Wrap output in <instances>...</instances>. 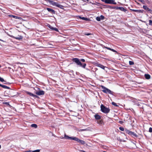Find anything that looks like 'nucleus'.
<instances>
[{
  "instance_id": "f257e3e1",
  "label": "nucleus",
  "mask_w": 152,
  "mask_h": 152,
  "mask_svg": "<svg viewBox=\"0 0 152 152\" xmlns=\"http://www.w3.org/2000/svg\"><path fill=\"white\" fill-rule=\"evenodd\" d=\"M72 61L73 62H75L77 65L82 67L84 68H85L86 65V63H83L82 64L80 62V60H79L78 58H73L72 59Z\"/></svg>"
},
{
  "instance_id": "f03ea898",
  "label": "nucleus",
  "mask_w": 152,
  "mask_h": 152,
  "mask_svg": "<svg viewBox=\"0 0 152 152\" xmlns=\"http://www.w3.org/2000/svg\"><path fill=\"white\" fill-rule=\"evenodd\" d=\"M48 2L51 5L56 6L57 7L60 8L61 9H63V6L61 5L58 4V3L55 2L53 1L50 0H48Z\"/></svg>"
},
{
  "instance_id": "7ed1b4c3",
  "label": "nucleus",
  "mask_w": 152,
  "mask_h": 152,
  "mask_svg": "<svg viewBox=\"0 0 152 152\" xmlns=\"http://www.w3.org/2000/svg\"><path fill=\"white\" fill-rule=\"evenodd\" d=\"M101 111L104 113H107L110 112V109L109 108L106 107L103 104L101 106Z\"/></svg>"
},
{
  "instance_id": "20e7f679",
  "label": "nucleus",
  "mask_w": 152,
  "mask_h": 152,
  "mask_svg": "<svg viewBox=\"0 0 152 152\" xmlns=\"http://www.w3.org/2000/svg\"><path fill=\"white\" fill-rule=\"evenodd\" d=\"M102 88L103 89V90H102V91L106 93H108L109 94H113V92L112 91H111L109 89H108L105 88L104 86H101Z\"/></svg>"
},
{
  "instance_id": "39448f33",
  "label": "nucleus",
  "mask_w": 152,
  "mask_h": 152,
  "mask_svg": "<svg viewBox=\"0 0 152 152\" xmlns=\"http://www.w3.org/2000/svg\"><path fill=\"white\" fill-rule=\"evenodd\" d=\"M74 140L76 141L77 142L80 143L82 145H84L86 143L84 141L80 140L76 137H75V139H74Z\"/></svg>"
},
{
  "instance_id": "423d86ee",
  "label": "nucleus",
  "mask_w": 152,
  "mask_h": 152,
  "mask_svg": "<svg viewBox=\"0 0 152 152\" xmlns=\"http://www.w3.org/2000/svg\"><path fill=\"white\" fill-rule=\"evenodd\" d=\"M106 3L112 4H116V3L115 2V1L113 0H107Z\"/></svg>"
},
{
  "instance_id": "0eeeda50",
  "label": "nucleus",
  "mask_w": 152,
  "mask_h": 152,
  "mask_svg": "<svg viewBox=\"0 0 152 152\" xmlns=\"http://www.w3.org/2000/svg\"><path fill=\"white\" fill-rule=\"evenodd\" d=\"M12 37L18 40H21L23 38V37L20 35H18L17 36H12Z\"/></svg>"
},
{
  "instance_id": "6e6552de",
  "label": "nucleus",
  "mask_w": 152,
  "mask_h": 152,
  "mask_svg": "<svg viewBox=\"0 0 152 152\" xmlns=\"http://www.w3.org/2000/svg\"><path fill=\"white\" fill-rule=\"evenodd\" d=\"M44 91H41L37 92H36V94L37 95H44Z\"/></svg>"
},
{
  "instance_id": "1a4fd4ad",
  "label": "nucleus",
  "mask_w": 152,
  "mask_h": 152,
  "mask_svg": "<svg viewBox=\"0 0 152 152\" xmlns=\"http://www.w3.org/2000/svg\"><path fill=\"white\" fill-rule=\"evenodd\" d=\"M64 138L65 139H70V140H74V139H75V137H69L67 135H65L64 136Z\"/></svg>"
},
{
  "instance_id": "9d476101",
  "label": "nucleus",
  "mask_w": 152,
  "mask_h": 152,
  "mask_svg": "<svg viewBox=\"0 0 152 152\" xmlns=\"http://www.w3.org/2000/svg\"><path fill=\"white\" fill-rule=\"evenodd\" d=\"M48 27H49V28H50L52 30H54L57 32L58 31V29L56 28L53 27L52 26L50 25H49Z\"/></svg>"
},
{
  "instance_id": "9b49d317",
  "label": "nucleus",
  "mask_w": 152,
  "mask_h": 152,
  "mask_svg": "<svg viewBox=\"0 0 152 152\" xmlns=\"http://www.w3.org/2000/svg\"><path fill=\"white\" fill-rule=\"evenodd\" d=\"M143 7L144 10L148 11L150 12L152 11V10L151 9L148 7H147L146 6H143Z\"/></svg>"
},
{
  "instance_id": "f8f14e48",
  "label": "nucleus",
  "mask_w": 152,
  "mask_h": 152,
  "mask_svg": "<svg viewBox=\"0 0 152 152\" xmlns=\"http://www.w3.org/2000/svg\"><path fill=\"white\" fill-rule=\"evenodd\" d=\"M116 9H119V10H121L124 11V12H125L126 11V9H125V8H124L123 7H117L116 8Z\"/></svg>"
},
{
  "instance_id": "ddd939ff",
  "label": "nucleus",
  "mask_w": 152,
  "mask_h": 152,
  "mask_svg": "<svg viewBox=\"0 0 152 152\" xmlns=\"http://www.w3.org/2000/svg\"><path fill=\"white\" fill-rule=\"evenodd\" d=\"M46 9L49 12H51V13H53V14H55V11L53 9L49 8H46Z\"/></svg>"
},
{
  "instance_id": "4468645a",
  "label": "nucleus",
  "mask_w": 152,
  "mask_h": 152,
  "mask_svg": "<svg viewBox=\"0 0 152 152\" xmlns=\"http://www.w3.org/2000/svg\"><path fill=\"white\" fill-rule=\"evenodd\" d=\"M96 66L104 69V68L105 67L103 65L99 64H96Z\"/></svg>"
},
{
  "instance_id": "2eb2a0df",
  "label": "nucleus",
  "mask_w": 152,
  "mask_h": 152,
  "mask_svg": "<svg viewBox=\"0 0 152 152\" xmlns=\"http://www.w3.org/2000/svg\"><path fill=\"white\" fill-rule=\"evenodd\" d=\"M30 96H32L34 98H37V96L36 95H35L29 92H27V93Z\"/></svg>"
},
{
  "instance_id": "dca6fc26",
  "label": "nucleus",
  "mask_w": 152,
  "mask_h": 152,
  "mask_svg": "<svg viewBox=\"0 0 152 152\" xmlns=\"http://www.w3.org/2000/svg\"><path fill=\"white\" fill-rule=\"evenodd\" d=\"M145 77L147 79H150L151 77L150 75L147 74H145Z\"/></svg>"
},
{
  "instance_id": "f3484780",
  "label": "nucleus",
  "mask_w": 152,
  "mask_h": 152,
  "mask_svg": "<svg viewBox=\"0 0 152 152\" xmlns=\"http://www.w3.org/2000/svg\"><path fill=\"white\" fill-rule=\"evenodd\" d=\"M0 86L4 88L10 89V88L6 86L2 85L0 84Z\"/></svg>"
},
{
  "instance_id": "a211bd4d",
  "label": "nucleus",
  "mask_w": 152,
  "mask_h": 152,
  "mask_svg": "<svg viewBox=\"0 0 152 152\" xmlns=\"http://www.w3.org/2000/svg\"><path fill=\"white\" fill-rule=\"evenodd\" d=\"M94 117L95 119L97 120H99L101 118L100 116L98 115H95Z\"/></svg>"
},
{
  "instance_id": "6ab92c4d",
  "label": "nucleus",
  "mask_w": 152,
  "mask_h": 152,
  "mask_svg": "<svg viewBox=\"0 0 152 152\" xmlns=\"http://www.w3.org/2000/svg\"><path fill=\"white\" fill-rule=\"evenodd\" d=\"M134 12H138V13H142L143 12L142 11L140 10H133Z\"/></svg>"
},
{
  "instance_id": "aec40b11",
  "label": "nucleus",
  "mask_w": 152,
  "mask_h": 152,
  "mask_svg": "<svg viewBox=\"0 0 152 152\" xmlns=\"http://www.w3.org/2000/svg\"><path fill=\"white\" fill-rule=\"evenodd\" d=\"M126 133L128 134H129L131 135V134H132V132H131L129 130H126Z\"/></svg>"
},
{
  "instance_id": "412c9836",
  "label": "nucleus",
  "mask_w": 152,
  "mask_h": 152,
  "mask_svg": "<svg viewBox=\"0 0 152 152\" xmlns=\"http://www.w3.org/2000/svg\"><path fill=\"white\" fill-rule=\"evenodd\" d=\"M31 127H34L35 128H36L37 127V125L35 124H32L31 125Z\"/></svg>"
},
{
  "instance_id": "4be33fe9",
  "label": "nucleus",
  "mask_w": 152,
  "mask_h": 152,
  "mask_svg": "<svg viewBox=\"0 0 152 152\" xmlns=\"http://www.w3.org/2000/svg\"><path fill=\"white\" fill-rule=\"evenodd\" d=\"M131 135H132L133 136L137 137V135L134 132H132V134H131Z\"/></svg>"
},
{
  "instance_id": "5701e85b",
  "label": "nucleus",
  "mask_w": 152,
  "mask_h": 152,
  "mask_svg": "<svg viewBox=\"0 0 152 152\" xmlns=\"http://www.w3.org/2000/svg\"><path fill=\"white\" fill-rule=\"evenodd\" d=\"M9 16L11 17H13L16 19H17L18 18V17L17 16H15L14 15H9Z\"/></svg>"
},
{
  "instance_id": "b1692460",
  "label": "nucleus",
  "mask_w": 152,
  "mask_h": 152,
  "mask_svg": "<svg viewBox=\"0 0 152 152\" xmlns=\"http://www.w3.org/2000/svg\"><path fill=\"white\" fill-rule=\"evenodd\" d=\"M80 18H81V19H82V20H87L88 19L87 18H85V17H80Z\"/></svg>"
},
{
  "instance_id": "393cba45",
  "label": "nucleus",
  "mask_w": 152,
  "mask_h": 152,
  "mask_svg": "<svg viewBox=\"0 0 152 152\" xmlns=\"http://www.w3.org/2000/svg\"><path fill=\"white\" fill-rule=\"evenodd\" d=\"M112 104L113 105H114L116 107L118 106V105L116 104L114 102H112Z\"/></svg>"
},
{
  "instance_id": "a878e982",
  "label": "nucleus",
  "mask_w": 152,
  "mask_h": 152,
  "mask_svg": "<svg viewBox=\"0 0 152 152\" xmlns=\"http://www.w3.org/2000/svg\"><path fill=\"white\" fill-rule=\"evenodd\" d=\"M96 20L98 21H100L101 20V18L100 17H97L96 18Z\"/></svg>"
},
{
  "instance_id": "bb28decb",
  "label": "nucleus",
  "mask_w": 152,
  "mask_h": 152,
  "mask_svg": "<svg viewBox=\"0 0 152 152\" xmlns=\"http://www.w3.org/2000/svg\"><path fill=\"white\" fill-rule=\"evenodd\" d=\"M129 64L130 65H132L134 64V63L132 61H129Z\"/></svg>"
},
{
  "instance_id": "cd10ccee",
  "label": "nucleus",
  "mask_w": 152,
  "mask_h": 152,
  "mask_svg": "<svg viewBox=\"0 0 152 152\" xmlns=\"http://www.w3.org/2000/svg\"><path fill=\"white\" fill-rule=\"evenodd\" d=\"M0 81L2 82H5L4 80L1 77H0Z\"/></svg>"
},
{
  "instance_id": "c85d7f7f",
  "label": "nucleus",
  "mask_w": 152,
  "mask_h": 152,
  "mask_svg": "<svg viewBox=\"0 0 152 152\" xmlns=\"http://www.w3.org/2000/svg\"><path fill=\"white\" fill-rule=\"evenodd\" d=\"M102 121L101 120H99L97 121V123L99 124H102Z\"/></svg>"
},
{
  "instance_id": "c756f323",
  "label": "nucleus",
  "mask_w": 152,
  "mask_h": 152,
  "mask_svg": "<svg viewBox=\"0 0 152 152\" xmlns=\"http://www.w3.org/2000/svg\"><path fill=\"white\" fill-rule=\"evenodd\" d=\"M40 150L39 149H38L37 150H35L34 151H32V152H39Z\"/></svg>"
},
{
  "instance_id": "7c9ffc66",
  "label": "nucleus",
  "mask_w": 152,
  "mask_h": 152,
  "mask_svg": "<svg viewBox=\"0 0 152 152\" xmlns=\"http://www.w3.org/2000/svg\"><path fill=\"white\" fill-rule=\"evenodd\" d=\"M149 24L150 25L152 26V20H149Z\"/></svg>"
},
{
  "instance_id": "2f4dec72",
  "label": "nucleus",
  "mask_w": 152,
  "mask_h": 152,
  "mask_svg": "<svg viewBox=\"0 0 152 152\" xmlns=\"http://www.w3.org/2000/svg\"><path fill=\"white\" fill-rule=\"evenodd\" d=\"M100 17L102 20L104 19V17L102 15H101Z\"/></svg>"
},
{
  "instance_id": "473e14b6",
  "label": "nucleus",
  "mask_w": 152,
  "mask_h": 152,
  "mask_svg": "<svg viewBox=\"0 0 152 152\" xmlns=\"http://www.w3.org/2000/svg\"><path fill=\"white\" fill-rule=\"evenodd\" d=\"M139 1L141 2L143 4H145V1L143 0H138Z\"/></svg>"
},
{
  "instance_id": "72a5a7b5",
  "label": "nucleus",
  "mask_w": 152,
  "mask_h": 152,
  "mask_svg": "<svg viewBox=\"0 0 152 152\" xmlns=\"http://www.w3.org/2000/svg\"><path fill=\"white\" fill-rule=\"evenodd\" d=\"M149 131L150 132H152V128L151 127H150L149 129Z\"/></svg>"
},
{
  "instance_id": "f704fd0d",
  "label": "nucleus",
  "mask_w": 152,
  "mask_h": 152,
  "mask_svg": "<svg viewBox=\"0 0 152 152\" xmlns=\"http://www.w3.org/2000/svg\"><path fill=\"white\" fill-rule=\"evenodd\" d=\"M80 61H82V62H85V60L84 59H81L80 60Z\"/></svg>"
},
{
  "instance_id": "c9c22d12",
  "label": "nucleus",
  "mask_w": 152,
  "mask_h": 152,
  "mask_svg": "<svg viewBox=\"0 0 152 152\" xmlns=\"http://www.w3.org/2000/svg\"><path fill=\"white\" fill-rule=\"evenodd\" d=\"M119 129L122 131H123L124 130V128L122 127H119Z\"/></svg>"
},
{
  "instance_id": "e433bc0d",
  "label": "nucleus",
  "mask_w": 152,
  "mask_h": 152,
  "mask_svg": "<svg viewBox=\"0 0 152 152\" xmlns=\"http://www.w3.org/2000/svg\"><path fill=\"white\" fill-rule=\"evenodd\" d=\"M104 48H106L107 49L110 50V49H111V48H110L107 47H106L105 46H104Z\"/></svg>"
},
{
  "instance_id": "4c0bfd02",
  "label": "nucleus",
  "mask_w": 152,
  "mask_h": 152,
  "mask_svg": "<svg viewBox=\"0 0 152 152\" xmlns=\"http://www.w3.org/2000/svg\"><path fill=\"white\" fill-rule=\"evenodd\" d=\"M86 130V129H80V130H79V131H85Z\"/></svg>"
},
{
  "instance_id": "58836bf2",
  "label": "nucleus",
  "mask_w": 152,
  "mask_h": 152,
  "mask_svg": "<svg viewBox=\"0 0 152 152\" xmlns=\"http://www.w3.org/2000/svg\"><path fill=\"white\" fill-rule=\"evenodd\" d=\"M85 35H87V36H89L91 34V33H86L85 34Z\"/></svg>"
},
{
  "instance_id": "ea45409f",
  "label": "nucleus",
  "mask_w": 152,
  "mask_h": 152,
  "mask_svg": "<svg viewBox=\"0 0 152 152\" xmlns=\"http://www.w3.org/2000/svg\"><path fill=\"white\" fill-rule=\"evenodd\" d=\"M110 50H111L113 52H116L115 50H114L113 49H112V48H111Z\"/></svg>"
},
{
  "instance_id": "a19ab883",
  "label": "nucleus",
  "mask_w": 152,
  "mask_h": 152,
  "mask_svg": "<svg viewBox=\"0 0 152 152\" xmlns=\"http://www.w3.org/2000/svg\"><path fill=\"white\" fill-rule=\"evenodd\" d=\"M110 50H111L113 52H116L115 50H114L113 49H112V48H111Z\"/></svg>"
},
{
  "instance_id": "79ce46f5",
  "label": "nucleus",
  "mask_w": 152,
  "mask_h": 152,
  "mask_svg": "<svg viewBox=\"0 0 152 152\" xmlns=\"http://www.w3.org/2000/svg\"><path fill=\"white\" fill-rule=\"evenodd\" d=\"M101 1L103 2H105V3H106L107 0H101Z\"/></svg>"
},
{
  "instance_id": "37998d69",
  "label": "nucleus",
  "mask_w": 152,
  "mask_h": 152,
  "mask_svg": "<svg viewBox=\"0 0 152 152\" xmlns=\"http://www.w3.org/2000/svg\"><path fill=\"white\" fill-rule=\"evenodd\" d=\"M123 123V121H119V123L121 124H122Z\"/></svg>"
},
{
  "instance_id": "c03bdc74",
  "label": "nucleus",
  "mask_w": 152,
  "mask_h": 152,
  "mask_svg": "<svg viewBox=\"0 0 152 152\" xmlns=\"http://www.w3.org/2000/svg\"><path fill=\"white\" fill-rule=\"evenodd\" d=\"M83 151V152H85V151Z\"/></svg>"
},
{
  "instance_id": "a18cd8bd",
  "label": "nucleus",
  "mask_w": 152,
  "mask_h": 152,
  "mask_svg": "<svg viewBox=\"0 0 152 152\" xmlns=\"http://www.w3.org/2000/svg\"><path fill=\"white\" fill-rule=\"evenodd\" d=\"M31 151L30 150V151H28L27 152H30Z\"/></svg>"
},
{
  "instance_id": "49530a36",
  "label": "nucleus",
  "mask_w": 152,
  "mask_h": 152,
  "mask_svg": "<svg viewBox=\"0 0 152 152\" xmlns=\"http://www.w3.org/2000/svg\"><path fill=\"white\" fill-rule=\"evenodd\" d=\"M86 0L87 1H90V0Z\"/></svg>"
},
{
  "instance_id": "de8ad7c7",
  "label": "nucleus",
  "mask_w": 152,
  "mask_h": 152,
  "mask_svg": "<svg viewBox=\"0 0 152 152\" xmlns=\"http://www.w3.org/2000/svg\"><path fill=\"white\" fill-rule=\"evenodd\" d=\"M1 148V145H0V149Z\"/></svg>"
},
{
  "instance_id": "09e8293b",
  "label": "nucleus",
  "mask_w": 152,
  "mask_h": 152,
  "mask_svg": "<svg viewBox=\"0 0 152 152\" xmlns=\"http://www.w3.org/2000/svg\"><path fill=\"white\" fill-rule=\"evenodd\" d=\"M1 66L0 65V68L1 67Z\"/></svg>"
},
{
  "instance_id": "8fccbe9b",
  "label": "nucleus",
  "mask_w": 152,
  "mask_h": 152,
  "mask_svg": "<svg viewBox=\"0 0 152 152\" xmlns=\"http://www.w3.org/2000/svg\"><path fill=\"white\" fill-rule=\"evenodd\" d=\"M103 152H106V151H103Z\"/></svg>"
},
{
  "instance_id": "3c124183",
  "label": "nucleus",
  "mask_w": 152,
  "mask_h": 152,
  "mask_svg": "<svg viewBox=\"0 0 152 152\" xmlns=\"http://www.w3.org/2000/svg\"><path fill=\"white\" fill-rule=\"evenodd\" d=\"M0 41H2V40H1V39H0Z\"/></svg>"
}]
</instances>
